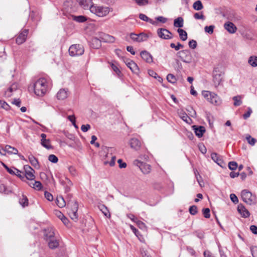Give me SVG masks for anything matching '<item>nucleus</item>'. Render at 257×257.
I'll use <instances>...</instances> for the list:
<instances>
[{"label": "nucleus", "mask_w": 257, "mask_h": 257, "mask_svg": "<svg viewBox=\"0 0 257 257\" xmlns=\"http://www.w3.org/2000/svg\"><path fill=\"white\" fill-rule=\"evenodd\" d=\"M34 93L39 96H43L47 91L48 82L46 78L42 77L33 84Z\"/></svg>", "instance_id": "nucleus-1"}, {"label": "nucleus", "mask_w": 257, "mask_h": 257, "mask_svg": "<svg viewBox=\"0 0 257 257\" xmlns=\"http://www.w3.org/2000/svg\"><path fill=\"white\" fill-rule=\"evenodd\" d=\"M241 197L244 202L247 204L251 205L257 203V198L255 195L247 190H243L241 192Z\"/></svg>", "instance_id": "nucleus-2"}, {"label": "nucleus", "mask_w": 257, "mask_h": 257, "mask_svg": "<svg viewBox=\"0 0 257 257\" xmlns=\"http://www.w3.org/2000/svg\"><path fill=\"white\" fill-rule=\"evenodd\" d=\"M90 12L99 17L107 16L110 12V8L107 7L99 6L93 5L90 7Z\"/></svg>", "instance_id": "nucleus-3"}, {"label": "nucleus", "mask_w": 257, "mask_h": 257, "mask_svg": "<svg viewBox=\"0 0 257 257\" xmlns=\"http://www.w3.org/2000/svg\"><path fill=\"white\" fill-rule=\"evenodd\" d=\"M177 56L183 62L186 63H190L191 62L196 63L197 60L193 59L191 51L189 49H185L179 51L177 53Z\"/></svg>", "instance_id": "nucleus-4"}, {"label": "nucleus", "mask_w": 257, "mask_h": 257, "mask_svg": "<svg viewBox=\"0 0 257 257\" xmlns=\"http://www.w3.org/2000/svg\"><path fill=\"white\" fill-rule=\"evenodd\" d=\"M84 52L83 47L80 44L72 45L69 49V53L71 56L82 55Z\"/></svg>", "instance_id": "nucleus-5"}, {"label": "nucleus", "mask_w": 257, "mask_h": 257, "mask_svg": "<svg viewBox=\"0 0 257 257\" xmlns=\"http://www.w3.org/2000/svg\"><path fill=\"white\" fill-rule=\"evenodd\" d=\"M133 164L138 166L144 174H148L151 172V165L144 163L138 159L134 161Z\"/></svg>", "instance_id": "nucleus-6"}, {"label": "nucleus", "mask_w": 257, "mask_h": 257, "mask_svg": "<svg viewBox=\"0 0 257 257\" xmlns=\"http://www.w3.org/2000/svg\"><path fill=\"white\" fill-rule=\"evenodd\" d=\"M223 73L218 68H215L213 71V82L215 87H217L222 82Z\"/></svg>", "instance_id": "nucleus-7"}, {"label": "nucleus", "mask_w": 257, "mask_h": 257, "mask_svg": "<svg viewBox=\"0 0 257 257\" xmlns=\"http://www.w3.org/2000/svg\"><path fill=\"white\" fill-rule=\"evenodd\" d=\"M157 34L159 38L164 40L171 39L173 37L172 33L165 28H159L157 30Z\"/></svg>", "instance_id": "nucleus-8"}, {"label": "nucleus", "mask_w": 257, "mask_h": 257, "mask_svg": "<svg viewBox=\"0 0 257 257\" xmlns=\"http://www.w3.org/2000/svg\"><path fill=\"white\" fill-rule=\"evenodd\" d=\"M24 170L25 178L30 181H33L35 179V170L28 165H24Z\"/></svg>", "instance_id": "nucleus-9"}, {"label": "nucleus", "mask_w": 257, "mask_h": 257, "mask_svg": "<svg viewBox=\"0 0 257 257\" xmlns=\"http://www.w3.org/2000/svg\"><path fill=\"white\" fill-rule=\"evenodd\" d=\"M130 36L133 41L139 43L146 41L149 38L148 35L144 33H141L139 34L132 33L130 34Z\"/></svg>", "instance_id": "nucleus-10"}, {"label": "nucleus", "mask_w": 257, "mask_h": 257, "mask_svg": "<svg viewBox=\"0 0 257 257\" xmlns=\"http://www.w3.org/2000/svg\"><path fill=\"white\" fill-rule=\"evenodd\" d=\"M123 61L133 73L138 74L139 72V68L137 64L133 61L124 58H123Z\"/></svg>", "instance_id": "nucleus-11"}, {"label": "nucleus", "mask_w": 257, "mask_h": 257, "mask_svg": "<svg viewBox=\"0 0 257 257\" xmlns=\"http://www.w3.org/2000/svg\"><path fill=\"white\" fill-rule=\"evenodd\" d=\"M78 205L77 202L75 201L73 204L72 209L69 211V215L73 220L76 222L78 220Z\"/></svg>", "instance_id": "nucleus-12"}, {"label": "nucleus", "mask_w": 257, "mask_h": 257, "mask_svg": "<svg viewBox=\"0 0 257 257\" xmlns=\"http://www.w3.org/2000/svg\"><path fill=\"white\" fill-rule=\"evenodd\" d=\"M224 28L230 34H234L237 31V28L235 25L229 21L224 23Z\"/></svg>", "instance_id": "nucleus-13"}, {"label": "nucleus", "mask_w": 257, "mask_h": 257, "mask_svg": "<svg viewBox=\"0 0 257 257\" xmlns=\"http://www.w3.org/2000/svg\"><path fill=\"white\" fill-rule=\"evenodd\" d=\"M129 144L131 147L136 151L140 149L142 145L141 141L136 138H132L130 140Z\"/></svg>", "instance_id": "nucleus-14"}, {"label": "nucleus", "mask_w": 257, "mask_h": 257, "mask_svg": "<svg viewBox=\"0 0 257 257\" xmlns=\"http://www.w3.org/2000/svg\"><path fill=\"white\" fill-rule=\"evenodd\" d=\"M237 211L241 214V216L244 218H247L250 215L248 210L242 204H239L238 205Z\"/></svg>", "instance_id": "nucleus-15"}, {"label": "nucleus", "mask_w": 257, "mask_h": 257, "mask_svg": "<svg viewBox=\"0 0 257 257\" xmlns=\"http://www.w3.org/2000/svg\"><path fill=\"white\" fill-rule=\"evenodd\" d=\"M79 5L85 10H89L93 6L92 0H77Z\"/></svg>", "instance_id": "nucleus-16"}, {"label": "nucleus", "mask_w": 257, "mask_h": 257, "mask_svg": "<svg viewBox=\"0 0 257 257\" xmlns=\"http://www.w3.org/2000/svg\"><path fill=\"white\" fill-rule=\"evenodd\" d=\"M28 31L27 30H25L21 32L16 38V43L19 44H23L26 40Z\"/></svg>", "instance_id": "nucleus-17"}, {"label": "nucleus", "mask_w": 257, "mask_h": 257, "mask_svg": "<svg viewBox=\"0 0 257 257\" xmlns=\"http://www.w3.org/2000/svg\"><path fill=\"white\" fill-rule=\"evenodd\" d=\"M141 56L142 59L147 63L153 62V57L151 54L147 51H142L141 52Z\"/></svg>", "instance_id": "nucleus-18"}, {"label": "nucleus", "mask_w": 257, "mask_h": 257, "mask_svg": "<svg viewBox=\"0 0 257 257\" xmlns=\"http://www.w3.org/2000/svg\"><path fill=\"white\" fill-rule=\"evenodd\" d=\"M68 96V91L67 89L62 88L57 93V98L59 100H64Z\"/></svg>", "instance_id": "nucleus-19"}, {"label": "nucleus", "mask_w": 257, "mask_h": 257, "mask_svg": "<svg viewBox=\"0 0 257 257\" xmlns=\"http://www.w3.org/2000/svg\"><path fill=\"white\" fill-rule=\"evenodd\" d=\"M44 232L46 240L54 237V230L52 227H48L47 228L45 229Z\"/></svg>", "instance_id": "nucleus-20"}, {"label": "nucleus", "mask_w": 257, "mask_h": 257, "mask_svg": "<svg viewBox=\"0 0 257 257\" xmlns=\"http://www.w3.org/2000/svg\"><path fill=\"white\" fill-rule=\"evenodd\" d=\"M193 129L194 130V132L195 135L199 138H200L203 136V134L205 132V127L203 126H193Z\"/></svg>", "instance_id": "nucleus-21"}, {"label": "nucleus", "mask_w": 257, "mask_h": 257, "mask_svg": "<svg viewBox=\"0 0 257 257\" xmlns=\"http://www.w3.org/2000/svg\"><path fill=\"white\" fill-rule=\"evenodd\" d=\"M2 150H3L4 152H6L10 155L18 154V150L16 148L12 147L10 145L5 146L4 148H2Z\"/></svg>", "instance_id": "nucleus-22"}, {"label": "nucleus", "mask_w": 257, "mask_h": 257, "mask_svg": "<svg viewBox=\"0 0 257 257\" xmlns=\"http://www.w3.org/2000/svg\"><path fill=\"white\" fill-rule=\"evenodd\" d=\"M210 99L208 101L211 103L218 105L221 103V100L219 96L214 93H213L211 96L209 97Z\"/></svg>", "instance_id": "nucleus-23"}, {"label": "nucleus", "mask_w": 257, "mask_h": 257, "mask_svg": "<svg viewBox=\"0 0 257 257\" xmlns=\"http://www.w3.org/2000/svg\"><path fill=\"white\" fill-rule=\"evenodd\" d=\"M48 243V246L51 249L57 248L59 245V241L54 238L47 240Z\"/></svg>", "instance_id": "nucleus-24"}, {"label": "nucleus", "mask_w": 257, "mask_h": 257, "mask_svg": "<svg viewBox=\"0 0 257 257\" xmlns=\"http://www.w3.org/2000/svg\"><path fill=\"white\" fill-rule=\"evenodd\" d=\"M18 89V84L13 83L9 88L5 91V95L7 97H10L12 95V93L14 91Z\"/></svg>", "instance_id": "nucleus-25"}, {"label": "nucleus", "mask_w": 257, "mask_h": 257, "mask_svg": "<svg viewBox=\"0 0 257 257\" xmlns=\"http://www.w3.org/2000/svg\"><path fill=\"white\" fill-rule=\"evenodd\" d=\"M28 184L30 186L37 190H40L43 187L42 184L40 181H37L35 180L29 182Z\"/></svg>", "instance_id": "nucleus-26"}, {"label": "nucleus", "mask_w": 257, "mask_h": 257, "mask_svg": "<svg viewBox=\"0 0 257 257\" xmlns=\"http://www.w3.org/2000/svg\"><path fill=\"white\" fill-rule=\"evenodd\" d=\"M28 159L30 163L32 166H33L35 168H39V162L33 155H30L28 156Z\"/></svg>", "instance_id": "nucleus-27"}, {"label": "nucleus", "mask_w": 257, "mask_h": 257, "mask_svg": "<svg viewBox=\"0 0 257 257\" xmlns=\"http://www.w3.org/2000/svg\"><path fill=\"white\" fill-rule=\"evenodd\" d=\"M243 96L242 95H238L232 97V99L234 101L233 105L235 106H238L240 105L242 103V99Z\"/></svg>", "instance_id": "nucleus-28"}, {"label": "nucleus", "mask_w": 257, "mask_h": 257, "mask_svg": "<svg viewBox=\"0 0 257 257\" xmlns=\"http://www.w3.org/2000/svg\"><path fill=\"white\" fill-rule=\"evenodd\" d=\"M72 18L73 21H76L78 23H84L86 22L87 20V18L85 16L82 15L78 16L72 15Z\"/></svg>", "instance_id": "nucleus-29"}, {"label": "nucleus", "mask_w": 257, "mask_h": 257, "mask_svg": "<svg viewBox=\"0 0 257 257\" xmlns=\"http://www.w3.org/2000/svg\"><path fill=\"white\" fill-rule=\"evenodd\" d=\"M139 18L144 21H145V22H149L150 23V24H152V25H157V23L155 21H154L152 19L149 18V17H148L146 15H145V14H140L139 15Z\"/></svg>", "instance_id": "nucleus-30"}, {"label": "nucleus", "mask_w": 257, "mask_h": 257, "mask_svg": "<svg viewBox=\"0 0 257 257\" xmlns=\"http://www.w3.org/2000/svg\"><path fill=\"white\" fill-rule=\"evenodd\" d=\"M248 63L253 67H257V57L253 55L249 57Z\"/></svg>", "instance_id": "nucleus-31"}, {"label": "nucleus", "mask_w": 257, "mask_h": 257, "mask_svg": "<svg viewBox=\"0 0 257 257\" xmlns=\"http://www.w3.org/2000/svg\"><path fill=\"white\" fill-rule=\"evenodd\" d=\"M177 32L181 40L184 41L187 39V33L185 31L181 29H178Z\"/></svg>", "instance_id": "nucleus-32"}, {"label": "nucleus", "mask_w": 257, "mask_h": 257, "mask_svg": "<svg viewBox=\"0 0 257 257\" xmlns=\"http://www.w3.org/2000/svg\"><path fill=\"white\" fill-rule=\"evenodd\" d=\"M101 39L104 42L107 43H113L115 41V38L108 34H104Z\"/></svg>", "instance_id": "nucleus-33"}, {"label": "nucleus", "mask_w": 257, "mask_h": 257, "mask_svg": "<svg viewBox=\"0 0 257 257\" xmlns=\"http://www.w3.org/2000/svg\"><path fill=\"white\" fill-rule=\"evenodd\" d=\"M174 26L175 27L182 28L183 27V19L182 17H178L175 19Z\"/></svg>", "instance_id": "nucleus-34"}, {"label": "nucleus", "mask_w": 257, "mask_h": 257, "mask_svg": "<svg viewBox=\"0 0 257 257\" xmlns=\"http://www.w3.org/2000/svg\"><path fill=\"white\" fill-rule=\"evenodd\" d=\"M193 8L195 10L200 11L203 8V6L200 0L196 1L193 5Z\"/></svg>", "instance_id": "nucleus-35"}, {"label": "nucleus", "mask_w": 257, "mask_h": 257, "mask_svg": "<svg viewBox=\"0 0 257 257\" xmlns=\"http://www.w3.org/2000/svg\"><path fill=\"white\" fill-rule=\"evenodd\" d=\"M180 117L183 121L187 123H189V121L191 120V118L187 115V114L183 111H181L179 113Z\"/></svg>", "instance_id": "nucleus-36"}, {"label": "nucleus", "mask_w": 257, "mask_h": 257, "mask_svg": "<svg viewBox=\"0 0 257 257\" xmlns=\"http://www.w3.org/2000/svg\"><path fill=\"white\" fill-rule=\"evenodd\" d=\"M56 203L57 205L60 207H63L66 205V203L63 197L60 196L57 198Z\"/></svg>", "instance_id": "nucleus-37"}, {"label": "nucleus", "mask_w": 257, "mask_h": 257, "mask_svg": "<svg viewBox=\"0 0 257 257\" xmlns=\"http://www.w3.org/2000/svg\"><path fill=\"white\" fill-rule=\"evenodd\" d=\"M211 158L214 162L216 163L218 165H220V163L221 162V160L219 159V156L217 153H211Z\"/></svg>", "instance_id": "nucleus-38"}, {"label": "nucleus", "mask_w": 257, "mask_h": 257, "mask_svg": "<svg viewBox=\"0 0 257 257\" xmlns=\"http://www.w3.org/2000/svg\"><path fill=\"white\" fill-rule=\"evenodd\" d=\"M100 210L103 213V214L106 217H110V214L107 208L104 205H102L100 206Z\"/></svg>", "instance_id": "nucleus-39"}, {"label": "nucleus", "mask_w": 257, "mask_h": 257, "mask_svg": "<svg viewBox=\"0 0 257 257\" xmlns=\"http://www.w3.org/2000/svg\"><path fill=\"white\" fill-rule=\"evenodd\" d=\"M148 74L150 76H152V77H154L155 78H158V80L159 81H161L162 80V78L161 77L159 76L158 75V74H157V73H156L155 71H154L152 70H149Z\"/></svg>", "instance_id": "nucleus-40"}, {"label": "nucleus", "mask_w": 257, "mask_h": 257, "mask_svg": "<svg viewBox=\"0 0 257 257\" xmlns=\"http://www.w3.org/2000/svg\"><path fill=\"white\" fill-rule=\"evenodd\" d=\"M245 138L247 141V143L249 144H250L251 146L254 145V144L256 141V140L254 138H252L249 135H247L246 136Z\"/></svg>", "instance_id": "nucleus-41"}, {"label": "nucleus", "mask_w": 257, "mask_h": 257, "mask_svg": "<svg viewBox=\"0 0 257 257\" xmlns=\"http://www.w3.org/2000/svg\"><path fill=\"white\" fill-rule=\"evenodd\" d=\"M170 47L171 48L174 49L176 51H178L180 49L183 48L184 46L180 44L179 42L177 43V45H176L174 43H172L170 44Z\"/></svg>", "instance_id": "nucleus-42"}, {"label": "nucleus", "mask_w": 257, "mask_h": 257, "mask_svg": "<svg viewBox=\"0 0 257 257\" xmlns=\"http://www.w3.org/2000/svg\"><path fill=\"white\" fill-rule=\"evenodd\" d=\"M42 146L45 147L47 149H50L52 148V146L50 144L49 140H46V141H42L41 143Z\"/></svg>", "instance_id": "nucleus-43"}, {"label": "nucleus", "mask_w": 257, "mask_h": 257, "mask_svg": "<svg viewBox=\"0 0 257 257\" xmlns=\"http://www.w3.org/2000/svg\"><path fill=\"white\" fill-rule=\"evenodd\" d=\"M139 6H144L149 4V0H134Z\"/></svg>", "instance_id": "nucleus-44"}, {"label": "nucleus", "mask_w": 257, "mask_h": 257, "mask_svg": "<svg viewBox=\"0 0 257 257\" xmlns=\"http://www.w3.org/2000/svg\"><path fill=\"white\" fill-rule=\"evenodd\" d=\"M20 203L23 207L26 206L28 205V199L26 196H23V198L20 199Z\"/></svg>", "instance_id": "nucleus-45"}, {"label": "nucleus", "mask_w": 257, "mask_h": 257, "mask_svg": "<svg viewBox=\"0 0 257 257\" xmlns=\"http://www.w3.org/2000/svg\"><path fill=\"white\" fill-rule=\"evenodd\" d=\"M167 79L168 81V82L172 83H174L176 81V78L175 76L172 74H168L167 76Z\"/></svg>", "instance_id": "nucleus-46"}, {"label": "nucleus", "mask_w": 257, "mask_h": 257, "mask_svg": "<svg viewBox=\"0 0 257 257\" xmlns=\"http://www.w3.org/2000/svg\"><path fill=\"white\" fill-rule=\"evenodd\" d=\"M228 168L231 170H235L237 168V164L234 161H231L228 163Z\"/></svg>", "instance_id": "nucleus-47"}, {"label": "nucleus", "mask_w": 257, "mask_h": 257, "mask_svg": "<svg viewBox=\"0 0 257 257\" xmlns=\"http://www.w3.org/2000/svg\"><path fill=\"white\" fill-rule=\"evenodd\" d=\"M48 160L53 163H56L58 161L57 157L54 155H50L48 157Z\"/></svg>", "instance_id": "nucleus-48"}, {"label": "nucleus", "mask_w": 257, "mask_h": 257, "mask_svg": "<svg viewBox=\"0 0 257 257\" xmlns=\"http://www.w3.org/2000/svg\"><path fill=\"white\" fill-rule=\"evenodd\" d=\"M194 18L196 20H204L205 19V17L203 14L202 12L200 13H196L194 15Z\"/></svg>", "instance_id": "nucleus-49"}, {"label": "nucleus", "mask_w": 257, "mask_h": 257, "mask_svg": "<svg viewBox=\"0 0 257 257\" xmlns=\"http://www.w3.org/2000/svg\"><path fill=\"white\" fill-rule=\"evenodd\" d=\"M213 93L209 91H203L202 92V95L208 101L209 100L210 96Z\"/></svg>", "instance_id": "nucleus-50"}, {"label": "nucleus", "mask_w": 257, "mask_h": 257, "mask_svg": "<svg viewBox=\"0 0 257 257\" xmlns=\"http://www.w3.org/2000/svg\"><path fill=\"white\" fill-rule=\"evenodd\" d=\"M214 28V26L213 25H211L209 26H205L204 28V30L206 33H208L210 34H211L213 32Z\"/></svg>", "instance_id": "nucleus-51"}, {"label": "nucleus", "mask_w": 257, "mask_h": 257, "mask_svg": "<svg viewBox=\"0 0 257 257\" xmlns=\"http://www.w3.org/2000/svg\"><path fill=\"white\" fill-rule=\"evenodd\" d=\"M197 207L195 205H192L189 208V212L192 215H195L197 213Z\"/></svg>", "instance_id": "nucleus-52"}, {"label": "nucleus", "mask_w": 257, "mask_h": 257, "mask_svg": "<svg viewBox=\"0 0 257 257\" xmlns=\"http://www.w3.org/2000/svg\"><path fill=\"white\" fill-rule=\"evenodd\" d=\"M202 212L205 218H209L210 217V209L208 208L203 209Z\"/></svg>", "instance_id": "nucleus-53"}, {"label": "nucleus", "mask_w": 257, "mask_h": 257, "mask_svg": "<svg viewBox=\"0 0 257 257\" xmlns=\"http://www.w3.org/2000/svg\"><path fill=\"white\" fill-rule=\"evenodd\" d=\"M252 112V111L251 108L249 107H248L247 111L243 114V118L244 119H246L250 116V115Z\"/></svg>", "instance_id": "nucleus-54"}, {"label": "nucleus", "mask_w": 257, "mask_h": 257, "mask_svg": "<svg viewBox=\"0 0 257 257\" xmlns=\"http://www.w3.org/2000/svg\"><path fill=\"white\" fill-rule=\"evenodd\" d=\"M1 103L0 108H2L6 110L10 109V106L6 102L1 100Z\"/></svg>", "instance_id": "nucleus-55"}, {"label": "nucleus", "mask_w": 257, "mask_h": 257, "mask_svg": "<svg viewBox=\"0 0 257 257\" xmlns=\"http://www.w3.org/2000/svg\"><path fill=\"white\" fill-rule=\"evenodd\" d=\"M115 160H116L115 156H113L111 157V161L110 162L104 161V164L105 165H107V164H109L110 166H113L115 164Z\"/></svg>", "instance_id": "nucleus-56"}, {"label": "nucleus", "mask_w": 257, "mask_h": 257, "mask_svg": "<svg viewBox=\"0 0 257 257\" xmlns=\"http://www.w3.org/2000/svg\"><path fill=\"white\" fill-rule=\"evenodd\" d=\"M188 45L190 48L194 49L197 47V42L194 40H191L189 42Z\"/></svg>", "instance_id": "nucleus-57"}, {"label": "nucleus", "mask_w": 257, "mask_h": 257, "mask_svg": "<svg viewBox=\"0 0 257 257\" xmlns=\"http://www.w3.org/2000/svg\"><path fill=\"white\" fill-rule=\"evenodd\" d=\"M140 252L142 257H151L149 252L144 248L141 249Z\"/></svg>", "instance_id": "nucleus-58"}, {"label": "nucleus", "mask_w": 257, "mask_h": 257, "mask_svg": "<svg viewBox=\"0 0 257 257\" xmlns=\"http://www.w3.org/2000/svg\"><path fill=\"white\" fill-rule=\"evenodd\" d=\"M15 171H16V174L14 175L17 176L22 180L25 179L24 174L22 175V173H23L22 171L17 169H15Z\"/></svg>", "instance_id": "nucleus-59"}, {"label": "nucleus", "mask_w": 257, "mask_h": 257, "mask_svg": "<svg viewBox=\"0 0 257 257\" xmlns=\"http://www.w3.org/2000/svg\"><path fill=\"white\" fill-rule=\"evenodd\" d=\"M45 197L49 201H51L53 200V196L51 193L46 191L44 193Z\"/></svg>", "instance_id": "nucleus-60"}, {"label": "nucleus", "mask_w": 257, "mask_h": 257, "mask_svg": "<svg viewBox=\"0 0 257 257\" xmlns=\"http://www.w3.org/2000/svg\"><path fill=\"white\" fill-rule=\"evenodd\" d=\"M90 128V125L89 124H83L81 127V131L83 132H86Z\"/></svg>", "instance_id": "nucleus-61"}, {"label": "nucleus", "mask_w": 257, "mask_h": 257, "mask_svg": "<svg viewBox=\"0 0 257 257\" xmlns=\"http://www.w3.org/2000/svg\"><path fill=\"white\" fill-rule=\"evenodd\" d=\"M230 198L231 200L234 203H236L238 201L237 196L234 194H231L230 195Z\"/></svg>", "instance_id": "nucleus-62"}, {"label": "nucleus", "mask_w": 257, "mask_h": 257, "mask_svg": "<svg viewBox=\"0 0 257 257\" xmlns=\"http://www.w3.org/2000/svg\"><path fill=\"white\" fill-rule=\"evenodd\" d=\"M250 230L252 233L257 234V226L255 225H251L250 226Z\"/></svg>", "instance_id": "nucleus-63"}, {"label": "nucleus", "mask_w": 257, "mask_h": 257, "mask_svg": "<svg viewBox=\"0 0 257 257\" xmlns=\"http://www.w3.org/2000/svg\"><path fill=\"white\" fill-rule=\"evenodd\" d=\"M204 257H214L213 254L209 250H205L203 253Z\"/></svg>", "instance_id": "nucleus-64"}]
</instances>
